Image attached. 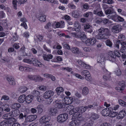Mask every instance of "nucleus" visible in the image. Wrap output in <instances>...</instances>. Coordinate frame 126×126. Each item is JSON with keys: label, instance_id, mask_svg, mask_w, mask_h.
Masks as SVG:
<instances>
[{"label": "nucleus", "instance_id": "nucleus-6", "mask_svg": "<svg viewBox=\"0 0 126 126\" xmlns=\"http://www.w3.org/2000/svg\"><path fill=\"white\" fill-rule=\"evenodd\" d=\"M55 108L58 109H62L65 107L64 104L61 102V101L60 100H57L55 101Z\"/></svg>", "mask_w": 126, "mask_h": 126}, {"label": "nucleus", "instance_id": "nucleus-3", "mask_svg": "<svg viewBox=\"0 0 126 126\" xmlns=\"http://www.w3.org/2000/svg\"><path fill=\"white\" fill-rule=\"evenodd\" d=\"M68 118L67 114L64 113L58 115L57 118L58 122L62 123L65 122Z\"/></svg>", "mask_w": 126, "mask_h": 126}, {"label": "nucleus", "instance_id": "nucleus-43", "mask_svg": "<svg viewBox=\"0 0 126 126\" xmlns=\"http://www.w3.org/2000/svg\"><path fill=\"white\" fill-rule=\"evenodd\" d=\"M118 112H116L112 111L110 113L109 116L111 117H114L117 114Z\"/></svg>", "mask_w": 126, "mask_h": 126}, {"label": "nucleus", "instance_id": "nucleus-31", "mask_svg": "<svg viewBox=\"0 0 126 126\" xmlns=\"http://www.w3.org/2000/svg\"><path fill=\"white\" fill-rule=\"evenodd\" d=\"M20 21L21 22H23L21 23V26H22L24 28L26 29L27 28V27L25 22L26 21V20L25 18H21Z\"/></svg>", "mask_w": 126, "mask_h": 126}, {"label": "nucleus", "instance_id": "nucleus-4", "mask_svg": "<svg viewBox=\"0 0 126 126\" xmlns=\"http://www.w3.org/2000/svg\"><path fill=\"white\" fill-rule=\"evenodd\" d=\"M96 42V39L93 37L88 39L85 42L87 46H92Z\"/></svg>", "mask_w": 126, "mask_h": 126}, {"label": "nucleus", "instance_id": "nucleus-11", "mask_svg": "<svg viewBox=\"0 0 126 126\" xmlns=\"http://www.w3.org/2000/svg\"><path fill=\"white\" fill-rule=\"evenodd\" d=\"M54 94V92L51 91H47L44 94L43 97L45 99L49 98L53 95Z\"/></svg>", "mask_w": 126, "mask_h": 126}, {"label": "nucleus", "instance_id": "nucleus-19", "mask_svg": "<svg viewBox=\"0 0 126 126\" xmlns=\"http://www.w3.org/2000/svg\"><path fill=\"white\" fill-rule=\"evenodd\" d=\"M43 56L44 60L48 61H49L50 59H52L53 57V55L50 54L47 55L44 54H43Z\"/></svg>", "mask_w": 126, "mask_h": 126}, {"label": "nucleus", "instance_id": "nucleus-36", "mask_svg": "<svg viewBox=\"0 0 126 126\" xmlns=\"http://www.w3.org/2000/svg\"><path fill=\"white\" fill-rule=\"evenodd\" d=\"M0 126H11L8 121H3L0 123Z\"/></svg>", "mask_w": 126, "mask_h": 126}, {"label": "nucleus", "instance_id": "nucleus-61", "mask_svg": "<svg viewBox=\"0 0 126 126\" xmlns=\"http://www.w3.org/2000/svg\"><path fill=\"white\" fill-rule=\"evenodd\" d=\"M119 84L122 87H124L125 86V82L123 81H120L119 83Z\"/></svg>", "mask_w": 126, "mask_h": 126}, {"label": "nucleus", "instance_id": "nucleus-55", "mask_svg": "<svg viewBox=\"0 0 126 126\" xmlns=\"http://www.w3.org/2000/svg\"><path fill=\"white\" fill-rule=\"evenodd\" d=\"M125 36L123 34H121L118 37V38L119 40H117H117H119L121 42H122L121 41H122L124 40L125 39Z\"/></svg>", "mask_w": 126, "mask_h": 126}, {"label": "nucleus", "instance_id": "nucleus-17", "mask_svg": "<svg viewBox=\"0 0 126 126\" xmlns=\"http://www.w3.org/2000/svg\"><path fill=\"white\" fill-rule=\"evenodd\" d=\"M25 102L28 104H30L32 101L33 96V95L29 94L25 96Z\"/></svg>", "mask_w": 126, "mask_h": 126}, {"label": "nucleus", "instance_id": "nucleus-59", "mask_svg": "<svg viewBox=\"0 0 126 126\" xmlns=\"http://www.w3.org/2000/svg\"><path fill=\"white\" fill-rule=\"evenodd\" d=\"M93 15L92 13L91 12H87L83 15L84 16L86 17H87L89 15L92 16Z\"/></svg>", "mask_w": 126, "mask_h": 126}, {"label": "nucleus", "instance_id": "nucleus-10", "mask_svg": "<svg viewBox=\"0 0 126 126\" xmlns=\"http://www.w3.org/2000/svg\"><path fill=\"white\" fill-rule=\"evenodd\" d=\"M32 64L34 66L40 67L42 66V64L37 60L35 58H32Z\"/></svg>", "mask_w": 126, "mask_h": 126}, {"label": "nucleus", "instance_id": "nucleus-47", "mask_svg": "<svg viewBox=\"0 0 126 126\" xmlns=\"http://www.w3.org/2000/svg\"><path fill=\"white\" fill-rule=\"evenodd\" d=\"M79 15L77 11H74L72 12V16L74 17L77 18L78 17Z\"/></svg>", "mask_w": 126, "mask_h": 126}, {"label": "nucleus", "instance_id": "nucleus-35", "mask_svg": "<svg viewBox=\"0 0 126 126\" xmlns=\"http://www.w3.org/2000/svg\"><path fill=\"white\" fill-rule=\"evenodd\" d=\"M56 90L58 95H60L61 94H62L64 91V90L62 87H59L57 88Z\"/></svg>", "mask_w": 126, "mask_h": 126}, {"label": "nucleus", "instance_id": "nucleus-62", "mask_svg": "<svg viewBox=\"0 0 126 126\" xmlns=\"http://www.w3.org/2000/svg\"><path fill=\"white\" fill-rule=\"evenodd\" d=\"M3 111L4 110L5 111L8 112L10 111V109L8 107H3Z\"/></svg>", "mask_w": 126, "mask_h": 126}, {"label": "nucleus", "instance_id": "nucleus-42", "mask_svg": "<svg viewBox=\"0 0 126 126\" xmlns=\"http://www.w3.org/2000/svg\"><path fill=\"white\" fill-rule=\"evenodd\" d=\"M19 91L21 93H23L27 90V87L25 86H22L19 88Z\"/></svg>", "mask_w": 126, "mask_h": 126}, {"label": "nucleus", "instance_id": "nucleus-63", "mask_svg": "<svg viewBox=\"0 0 126 126\" xmlns=\"http://www.w3.org/2000/svg\"><path fill=\"white\" fill-rule=\"evenodd\" d=\"M35 75H29L28 76V78L31 80H35Z\"/></svg>", "mask_w": 126, "mask_h": 126}, {"label": "nucleus", "instance_id": "nucleus-45", "mask_svg": "<svg viewBox=\"0 0 126 126\" xmlns=\"http://www.w3.org/2000/svg\"><path fill=\"white\" fill-rule=\"evenodd\" d=\"M64 101L65 104L67 105H69L71 103L70 102V100H69L68 98L67 97L64 98Z\"/></svg>", "mask_w": 126, "mask_h": 126}, {"label": "nucleus", "instance_id": "nucleus-9", "mask_svg": "<svg viewBox=\"0 0 126 126\" xmlns=\"http://www.w3.org/2000/svg\"><path fill=\"white\" fill-rule=\"evenodd\" d=\"M121 26L119 25H115L111 28L112 32L114 33H118L121 31Z\"/></svg>", "mask_w": 126, "mask_h": 126}, {"label": "nucleus", "instance_id": "nucleus-44", "mask_svg": "<svg viewBox=\"0 0 126 126\" xmlns=\"http://www.w3.org/2000/svg\"><path fill=\"white\" fill-rule=\"evenodd\" d=\"M32 94L36 97L40 95V93L37 90H34L32 92Z\"/></svg>", "mask_w": 126, "mask_h": 126}, {"label": "nucleus", "instance_id": "nucleus-56", "mask_svg": "<svg viewBox=\"0 0 126 126\" xmlns=\"http://www.w3.org/2000/svg\"><path fill=\"white\" fill-rule=\"evenodd\" d=\"M32 58L31 59H25L23 60V62L30 64H32Z\"/></svg>", "mask_w": 126, "mask_h": 126}, {"label": "nucleus", "instance_id": "nucleus-20", "mask_svg": "<svg viewBox=\"0 0 126 126\" xmlns=\"http://www.w3.org/2000/svg\"><path fill=\"white\" fill-rule=\"evenodd\" d=\"M37 117V116L36 115H29L25 119V120L29 122H31L35 120Z\"/></svg>", "mask_w": 126, "mask_h": 126}, {"label": "nucleus", "instance_id": "nucleus-58", "mask_svg": "<svg viewBox=\"0 0 126 126\" xmlns=\"http://www.w3.org/2000/svg\"><path fill=\"white\" fill-rule=\"evenodd\" d=\"M113 52L114 54H115L116 57V56L118 57H119L121 56L120 53L117 50H115Z\"/></svg>", "mask_w": 126, "mask_h": 126}, {"label": "nucleus", "instance_id": "nucleus-46", "mask_svg": "<svg viewBox=\"0 0 126 126\" xmlns=\"http://www.w3.org/2000/svg\"><path fill=\"white\" fill-rule=\"evenodd\" d=\"M39 20L42 22H44L46 20V15H44L40 16L39 18Z\"/></svg>", "mask_w": 126, "mask_h": 126}, {"label": "nucleus", "instance_id": "nucleus-64", "mask_svg": "<svg viewBox=\"0 0 126 126\" xmlns=\"http://www.w3.org/2000/svg\"><path fill=\"white\" fill-rule=\"evenodd\" d=\"M100 126H111V125L109 123H105L102 124Z\"/></svg>", "mask_w": 126, "mask_h": 126}, {"label": "nucleus", "instance_id": "nucleus-49", "mask_svg": "<svg viewBox=\"0 0 126 126\" xmlns=\"http://www.w3.org/2000/svg\"><path fill=\"white\" fill-rule=\"evenodd\" d=\"M106 43L107 46L110 47H111L112 45V43L110 39H107L106 41Z\"/></svg>", "mask_w": 126, "mask_h": 126}, {"label": "nucleus", "instance_id": "nucleus-50", "mask_svg": "<svg viewBox=\"0 0 126 126\" xmlns=\"http://www.w3.org/2000/svg\"><path fill=\"white\" fill-rule=\"evenodd\" d=\"M43 79L39 76L35 75V81H42Z\"/></svg>", "mask_w": 126, "mask_h": 126}, {"label": "nucleus", "instance_id": "nucleus-28", "mask_svg": "<svg viewBox=\"0 0 126 126\" xmlns=\"http://www.w3.org/2000/svg\"><path fill=\"white\" fill-rule=\"evenodd\" d=\"M98 106V104L96 103H94L93 105H89L86 107H87L88 109L95 110L96 109V107Z\"/></svg>", "mask_w": 126, "mask_h": 126}, {"label": "nucleus", "instance_id": "nucleus-13", "mask_svg": "<svg viewBox=\"0 0 126 126\" xmlns=\"http://www.w3.org/2000/svg\"><path fill=\"white\" fill-rule=\"evenodd\" d=\"M20 111L19 110H15L10 112L9 113V115L11 117H15L19 114Z\"/></svg>", "mask_w": 126, "mask_h": 126}, {"label": "nucleus", "instance_id": "nucleus-39", "mask_svg": "<svg viewBox=\"0 0 126 126\" xmlns=\"http://www.w3.org/2000/svg\"><path fill=\"white\" fill-rule=\"evenodd\" d=\"M25 115H24L22 113H21L20 114L19 117L18 119H19V121L20 122L22 123L24 121V118L25 117Z\"/></svg>", "mask_w": 126, "mask_h": 126}, {"label": "nucleus", "instance_id": "nucleus-7", "mask_svg": "<svg viewBox=\"0 0 126 126\" xmlns=\"http://www.w3.org/2000/svg\"><path fill=\"white\" fill-rule=\"evenodd\" d=\"M116 58L115 55L113 52L111 51L109 53L108 56V60L112 62H114L115 61Z\"/></svg>", "mask_w": 126, "mask_h": 126}, {"label": "nucleus", "instance_id": "nucleus-2", "mask_svg": "<svg viewBox=\"0 0 126 126\" xmlns=\"http://www.w3.org/2000/svg\"><path fill=\"white\" fill-rule=\"evenodd\" d=\"M120 45L121 46L120 52L126 54V43L125 42H122L118 40L114 43V47L117 49H119Z\"/></svg>", "mask_w": 126, "mask_h": 126}, {"label": "nucleus", "instance_id": "nucleus-30", "mask_svg": "<svg viewBox=\"0 0 126 126\" xmlns=\"http://www.w3.org/2000/svg\"><path fill=\"white\" fill-rule=\"evenodd\" d=\"M71 50L72 53L74 54H79L81 53V51L78 48L75 47L72 48Z\"/></svg>", "mask_w": 126, "mask_h": 126}, {"label": "nucleus", "instance_id": "nucleus-60", "mask_svg": "<svg viewBox=\"0 0 126 126\" xmlns=\"http://www.w3.org/2000/svg\"><path fill=\"white\" fill-rule=\"evenodd\" d=\"M103 21V20L101 18H99L95 20V22L97 24H99L101 23Z\"/></svg>", "mask_w": 126, "mask_h": 126}, {"label": "nucleus", "instance_id": "nucleus-33", "mask_svg": "<svg viewBox=\"0 0 126 126\" xmlns=\"http://www.w3.org/2000/svg\"><path fill=\"white\" fill-rule=\"evenodd\" d=\"M101 113L103 115L105 116H108L110 112L108 110L107 108H106L103 110L101 111Z\"/></svg>", "mask_w": 126, "mask_h": 126}, {"label": "nucleus", "instance_id": "nucleus-5", "mask_svg": "<svg viewBox=\"0 0 126 126\" xmlns=\"http://www.w3.org/2000/svg\"><path fill=\"white\" fill-rule=\"evenodd\" d=\"M50 119V117L47 115L42 117L40 119L39 122L41 124H43L49 122Z\"/></svg>", "mask_w": 126, "mask_h": 126}, {"label": "nucleus", "instance_id": "nucleus-23", "mask_svg": "<svg viewBox=\"0 0 126 126\" xmlns=\"http://www.w3.org/2000/svg\"><path fill=\"white\" fill-rule=\"evenodd\" d=\"M90 118L91 120H95L98 118L99 116L97 114L94 112H92L90 115Z\"/></svg>", "mask_w": 126, "mask_h": 126}, {"label": "nucleus", "instance_id": "nucleus-48", "mask_svg": "<svg viewBox=\"0 0 126 126\" xmlns=\"http://www.w3.org/2000/svg\"><path fill=\"white\" fill-rule=\"evenodd\" d=\"M104 3L111 4L114 2L113 0H103V1Z\"/></svg>", "mask_w": 126, "mask_h": 126}, {"label": "nucleus", "instance_id": "nucleus-54", "mask_svg": "<svg viewBox=\"0 0 126 126\" xmlns=\"http://www.w3.org/2000/svg\"><path fill=\"white\" fill-rule=\"evenodd\" d=\"M118 102L119 104L122 106L124 107L126 106V102L122 100L121 99H120L118 100Z\"/></svg>", "mask_w": 126, "mask_h": 126}, {"label": "nucleus", "instance_id": "nucleus-18", "mask_svg": "<svg viewBox=\"0 0 126 126\" xmlns=\"http://www.w3.org/2000/svg\"><path fill=\"white\" fill-rule=\"evenodd\" d=\"M7 79L10 85L13 86L15 85V80L13 78L11 77H8Z\"/></svg>", "mask_w": 126, "mask_h": 126}, {"label": "nucleus", "instance_id": "nucleus-27", "mask_svg": "<svg viewBox=\"0 0 126 126\" xmlns=\"http://www.w3.org/2000/svg\"><path fill=\"white\" fill-rule=\"evenodd\" d=\"M111 73H110V74H106L103 76V79L105 81H108L110 80V79Z\"/></svg>", "mask_w": 126, "mask_h": 126}, {"label": "nucleus", "instance_id": "nucleus-25", "mask_svg": "<svg viewBox=\"0 0 126 126\" xmlns=\"http://www.w3.org/2000/svg\"><path fill=\"white\" fill-rule=\"evenodd\" d=\"M84 30L86 32L91 33L93 31L90 28V26L89 24H86L84 26Z\"/></svg>", "mask_w": 126, "mask_h": 126}, {"label": "nucleus", "instance_id": "nucleus-15", "mask_svg": "<svg viewBox=\"0 0 126 126\" xmlns=\"http://www.w3.org/2000/svg\"><path fill=\"white\" fill-rule=\"evenodd\" d=\"M74 27L75 28V31L78 32H80L81 29V26L78 21H76L75 22L74 25Z\"/></svg>", "mask_w": 126, "mask_h": 126}, {"label": "nucleus", "instance_id": "nucleus-24", "mask_svg": "<svg viewBox=\"0 0 126 126\" xmlns=\"http://www.w3.org/2000/svg\"><path fill=\"white\" fill-rule=\"evenodd\" d=\"M80 123V122L79 120H74L70 122L69 125L71 126H78Z\"/></svg>", "mask_w": 126, "mask_h": 126}, {"label": "nucleus", "instance_id": "nucleus-1", "mask_svg": "<svg viewBox=\"0 0 126 126\" xmlns=\"http://www.w3.org/2000/svg\"><path fill=\"white\" fill-rule=\"evenodd\" d=\"M98 31L99 34L95 36L97 39H106L111 35L110 31L108 28L101 27Z\"/></svg>", "mask_w": 126, "mask_h": 126}, {"label": "nucleus", "instance_id": "nucleus-57", "mask_svg": "<svg viewBox=\"0 0 126 126\" xmlns=\"http://www.w3.org/2000/svg\"><path fill=\"white\" fill-rule=\"evenodd\" d=\"M49 112L52 114V115L56 114L57 112V110L55 108H53L51 109Z\"/></svg>", "mask_w": 126, "mask_h": 126}, {"label": "nucleus", "instance_id": "nucleus-52", "mask_svg": "<svg viewBox=\"0 0 126 126\" xmlns=\"http://www.w3.org/2000/svg\"><path fill=\"white\" fill-rule=\"evenodd\" d=\"M79 37L81 39H85L86 38V35L84 32H81V34L79 35Z\"/></svg>", "mask_w": 126, "mask_h": 126}, {"label": "nucleus", "instance_id": "nucleus-12", "mask_svg": "<svg viewBox=\"0 0 126 126\" xmlns=\"http://www.w3.org/2000/svg\"><path fill=\"white\" fill-rule=\"evenodd\" d=\"M105 56L103 54H101L100 56L98 57L97 59V62L101 63L102 65H104L105 64L104 61H105Z\"/></svg>", "mask_w": 126, "mask_h": 126}, {"label": "nucleus", "instance_id": "nucleus-34", "mask_svg": "<svg viewBox=\"0 0 126 126\" xmlns=\"http://www.w3.org/2000/svg\"><path fill=\"white\" fill-rule=\"evenodd\" d=\"M78 107H77L75 108H74L71 110H70L69 112V114L70 115H72L77 113L78 111Z\"/></svg>", "mask_w": 126, "mask_h": 126}, {"label": "nucleus", "instance_id": "nucleus-51", "mask_svg": "<svg viewBox=\"0 0 126 126\" xmlns=\"http://www.w3.org/2000/svg\"><path fill=\"white\" fill-rule=\"evenodd\" d=\"M37 109L38 110V112L39 114H41L43 112V110L41 107V106L40 105H38L37 106Z\"/></svg>", "mask_w": 126, "mask_h": 126}, {"label": "nucleus", "instance_id": "nucleus-21", "mask_svg": "<svg viewBox=\"0 0 126 126\" xmlns=\"http://www.w3.org/2000/svg\"><path fill=\"white\" fill-rule=\"evenodd\" d=\"M21 105L19 103H14L12 104L11 107L12 109L16 110H19V109L21 107Z\"/></svg>", "mask_w": 126, "mask_h": 126}, {"label": "nucleus", "instance_id": "nucleus-22", "mask_svg": "<svg viewBox=\"0 0 126 126\" xmlns=\"http://www.w3.org/2000/svg\"><path fill=\"white\" fill-rule=\"evenodd\" d=\"M76 116H75V118H77V120H79L80 122V121L84 120L85 119L84 116L82 115L81 113L80 114L77 113L76 114Z\"/></svg>", "mask_w": 126, "mask_h": 126}, {"label": "nucleus", "instance_id": "nucleus-26", "mask_svg": "<svg viewBox=\"0 0 126 126\" xmlns=\"http://www.w3.org/2000/svg\"><path fill=\"white\" fill-rule=\"evenodd\" d=\"M114 14V15H108L107 16L110 19H111L117 22L118 15L116 14V13Z\"/></svg>", "mask_w": 126, "mask_h": 126}, {"label": "nucleus", "instance_id": "nucleus-53", "mask_svg": "<svg viewBox=\"0 0 126 126\" xmlns=\"http://www.w3.org/2000/svg\"><path fill=\"white\" fill-rule=\"evenodd\" d=\"M18 3V2H17L16 0H13L12 1V4L13 6L14 7V8L15 9H16L17 8V3Z\"/></svg>", "mask_w": 126, "mask_h": 126}, {"label": "nucleus", "instance_id": "nucleus-8", "mask_svg": "<svg viewBox=\"0 0 126 126\" xmlns=\"http://www.w3.org/2000/svg\"><path fill=\"white\" fill-rule=\"evenodd\" d=\"M82 75L85 77V79L88 81L91 80V77L89 72L87 70H84L82 72Z\"/></svg>", "mask_w": 126, "mask_h": 126}, {"label": "nucleus", "instance_id": "nucleus-40", "mask_svg": "<svg viewBox=\"0 0 126 126\" xmlns=\"http://www.w3.org/2000/svg\"><path fill=\"white\" fill-rule=\"evenodd\" d=\"M89 93L88 89L86 87H84L82 91V94L84 95H86Z\"/></svg>", "mask_w": 126, "mask_h": 126}, {"label": "nucleus", "instance_id": "nucleus-32", "mask_svg": "<svg viewBox=\"0 0 126 126\" xmlns=\"http://www.w3.org/2000/svg\"><path fill=\"white\" fill-rule=\"evenodd\" d=\"M105 13L106 14H112L115 13V12L113 9H109L105 11Z\"/></svg>", "mask_w": 126, "mask_h": 126}, {"label": "nucleus", "instance_id": "nucleus-16", "mask_svg": "<svg viewBox=\"0 0 126 126\" xmlns=\"http://www.w3.org/2000/svg\"><path fill=\"white\" fill-rule=\"evenodd\" d=\"M126 115V113L125 112V110H123L122 111L119 112V114L117 116V118L118 119H122Z\"/></svg>", "mask_w": 126, "mask_h": 126}, {"label": "nucleus", "instance_id": "nucleus-14", "mask_svg": "<svg viewBox=\"0 0 126 126\" xmlns=\"http://www.w3.org/2000/svg\"><path fill=\"white\" fill-rule=\"evenodd\" d=\"M77 62L81 66L86 69H89L90 68V66L89 65L86 64L80 60H79L77 61Z\"/></svg>", "mask_w": 126, "mask_h": 126}, {"label": "nucleus", "instance_id": "nucleus-29", "mask_svg": "<svg viewBox=\"0 0 126 126\" xmlns=\"http://www.w3.org/2000/svg\"><path fill=\"white\" fill-rule=\"evenodd\" d=\"M26 95L25 94H22L20 95L18 99V102L20 103H23L25 101Z\"/></svg>", "mask_w": 126, "mask_h": 126}, {"label": "nucleus", "instance_id": "nucleus-37", "mask_svg": "<svg viewBox=\"0 0 126 126\" xmlns=\"http://www.w3.org/2000/svg\"><path fill=\"white\" fill-rule=\"evenodd\" d=\"M10 124L11 125V124L16 122V119L14 117H9L8 120H7Z\"/></svg>", "mask_w": 126, "mask_h": 126}, {"label": "nucleus", "instance_id": "nucleus-41", "mask_svg": "<svg viewBox=\"0 0 126 126\" xmlns=\"http://www.w3.org/2000/svg\"><path fill=\"white\" fill-rule=\"evenodd\" d=\"M94 123L93 121H89L88 123H86L83 125L82 126H91L93 125Z\"/></svg>", "mask_w": 126, "mask_h": 126}, {"label": "nucleus", "instance_id": "nucleus-38", "mask_svg": "<svg viewBox=\"0 0 126 126\" xmlns=\"http://www.w3.org/2000/svg\"><path fill=\"white\" fill-rule=\"evenodd\" d=\"M86 107H87V106H85V107L82 106L79 107H78V111H80L81 113L84 112L86 110V109H88Z\"/></svg>", "mask_w": 126, "mask_h": 126}]
</instances>
